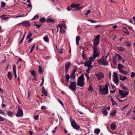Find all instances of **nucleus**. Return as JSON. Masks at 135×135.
<instances>
[{"label":"nucleus","instance_id":"f257e3e1","mask_svg":"<svg viewBox=\"0 0 135 135\" xmlns=\"http://www.w3.org/2000/svg\"><path fill=\"white\" fill-rule=\"evenodd\" d=\"M84 78L83 74H82L78 78L77 81V85L80 87H83L85 84Z\"/></svg>","mask_w":135,"mask_h":135},{"label":"nucleus","instance_id":"f03ea898","mask_svg":"<svg viewBox=\"0 0 135 135\" xmlns=\"http://www.w3.org/2000/svg\"><path fill=\"white\" fill-rule=\"evenodd\" d=\"M99 94H102L105 95L107 94L108 92V87L107 84H105V86H104L103 88H102V86L101 85L99 86Z\"/></svg>","mask_w":135,"mask_h":135},{"label":"nucleus","instance_id":"7ed1b4c3","mask_svg":"<svg viewBox=\"0 0 135 135\" xmlns=\"http://www.w3.org/2000/svg\"><path fill=\"white\" fill-rule=\"evenodd\" d=\"M100 37V35H99L95 37L93 42V48H97V46L99 43Z\"/></svg>","mask_w":135,"mask_h":135},{"label":"nucleus","instance_id":"20e7f679","mask_svg":"<svg viewBox=\"0 0 135 135\" xmlns=\"http://www.w3.org/2000/svg\"><path fill=\"white\" fill-rule=\"evenodd\" d=\"M119 97L121 98L127 97L129 94L128 92L127 91L121 90H119Z\"/></svg>","mask_w":135,"mask_h":135},{"label":"nucleus","instance_id":"39448f33","mask_svg":"<svg viewBox=\"0 0 135 135\" xmlns=\"http://www.w3.org/2000/svg\"><path fill=\"white\" fill-rule=\"evenodd\" d=\"M98 63L100 65H103L104 66H107L108 65V61L107 59H105L104 56H102L100 59L98 60Z\"/></svg>","mask_w":135,"mask_h":135},{"label":"nucleus","instance_id":"423d86ee","mask_svg":"<svg viewBox=\"0 0 135 135\" xmlns=\"http://www.w3.org/2000/svg\"><path fill=\"white\" fill-rule=\"evenodd\" d=\"M124 67V66L123 65L119 64H118L117 69L119 70L120 73L123 74L124 75H126L128 74V72L123 70Z\"/></svg>","mask_w":135,"mask_h":135},{"label":"nucleus","instance_id":"0eeeda50","mask_svg":"<svg viewBox=\"0 0 135 135\" xmlns=\"http://www.w3.org/2000/svg\"><path fill=\"white\" fill-rule=\"evenodd\" d=\"M70 84L69 89L73 91H75L76 89V83L75 81H70Z\"/></svg>","mask_w":135,"mask_h":135},{"label":"nucleus","instance_id":"6e6552de","mask_svg":"<svg viewBox=\"0 0 135 135\" xmlns=\"http://www.w3.org/2000/svg\"><path fill=\"white\" fill-rule=\"evenodd\" d=\"M71 124L72 127L75 130H78L80 128V126L77 124L74 120H71Z\"/></svg>","mask_w":135,"mask_h":135},{"label":"nucleus","instance_id":"1a4fd4ad","mask_svg":"<svg viewBox=\"0 0 135 135\" xmlns=\"http://www.w3.org/2000/svg\"><path fill=\"white\" fill-rule=\"evenodd\" d=\"M16 115L17 117H22L23 115V113L22 109L21 108L20 106H18V109L17 113Z\"/></svg>","mask_w":135,"mask_h":135},{"label":"nucleus","instance_id":"9d476101","mask_svg":"<svg viewBox=\"0 0 135 135\" xmlns=\"http://www.w3.org/2000/svg\"><path fill=\"white\" fill-rule=\"evenodd\" d=\"M93 56L96 57L99 56L100 55V51L98 50V48H93Z\"/></svg>","mask_w":135,"mask_h":135},{"label":"nucleus","instance_id":"9b49d317","mask_svg":"<svg viewBox=\"0 0 135 135\" xmlns=\"http://www.w3.org/2000/svg\"><path fill=\"white\" fill-rule=\"evenodd\" d=\"M113 81L114 83L117 85L119 82V79L118 78L117 74L116 72H114L113 74Z\"/></svg>","mask_w":135,"mask_h":135},{"label":"nucleus","instance_id":"f8f14e48","mask_svg":"<svg viewBox=\"0 0 135 135\" xmlns=\"http://www.w3.org/2000/svg\"><path fill=\"white\" fill-rule=\"evenodd\" d=\"M71 65V62L70 61H68L65 63V73H66L68 70L69 69Z\"/></svg>","mask_w":135,"mask_h":135},{"label":"nucleus","instance_id":"ddd939ff","mask_svg":"<svg viewBox=\"0 0 135 135\" xmlns=\"http://www.w3.org/2000/svg\"><path fill=\"white\" fill-rule=\"evenodd\" d=\"M95 75L97 77L98 79L99 80L103 78L104 77L103 73L101 72H99L98 74H95Z\"/></svg>","mask_w":135,"mask_h":135},{"label":"nucleus","instance_id":"4468645a","mask_svg":"<svg viewBox=\"0 0 135 135\" xmlns=\"http://www.w3.org/2000/svg\"><path fill=\"white\" fill-rule=\"evenodd\" d=\"M22 25L25 27H29L30 26V25L28 21H23L22 23Z\"/></svg>","mask_w":135,"mask_h":135},{"label":"nucleus","instance_id":"2eb2a0df","mask_svg":"<svg viewBox=\"0 0 135 135\" xmlns=\"http://www.w3.org/2000/svg\"><path fill=\"white\" fill-rule=\"evenodd\" d=\"M15 112L11 111H7V115L10 117H12L14 115Z\"/></svg>","mask_w":135,"mask_h":135},{"label":"nucleus","instance_id":"dca6fc26","mask_svg":"<svg viewBox=\"0 0 135 135\" xmlns=\"http://www.w3.org/2000/svg\"><path fill=\"white\" fill-rule=\"evenodd\" d=\"M57 27H59L60 28V29H62V28H64L65 29L66 28V26L64 24H62L61 25H58L57 26Z\"/></svg>","mask_w":135,"mask_h":135},{"label":"nucleus","instance_id":"f3484780","mask_svg":"<svg viewBox=\"0 0 135 135\" xmlns=\"http://www.w3.org/2000/svg\"><path fill=\"white\" fill-rule=\"evenodd\" d=\"M7 76L8 79L9 80H10L12 79L13 76L12 73L10 71L8 72Z\"/></svg>","mask_w":135,"mask_h":135},{"label":"nucleus","instance_id":"a211bd4d","mask_svg":"<svg viewBox=\"0 0 135 135\" xmlns=\"http://www.w3.org/2000/svg\"><path fill=\"white\" fill-rule=\"evenodd\" d=\"M92 64L91 62L88 61L86 62L84 64L85 66L86 67H87L89 66L90 65Z\"/></svg>","mask_w":135,"mask_h":135},{"label":"nucleus","instance_id":"6ab92c4d","mask_svg":"<svg viewBox=\"0 0 135 135\" xmlns=\"http://www.w3.org/2000/svg\"><path fill=\"white\" fill-rule=\"evenodd\" d=\"M80 4H75L74 3H73L71 5V7L73 8H75L78 7Z\"/></svg>","mask_w":135,"mask_h":135},{"label":"nucleus","instance_id":"aec40b11","mask_svg":"<svg viewBox=\"0 0 135 135\" xmlns=\"http://www.w3.org/2000/svg\"><path fill=\"white\" fill-rule=\"evenodd\" d=\"M115 55H117V56L118 57V58L120 61H121L123 60V62L125 61L124 60L123 58H122L118 54L116 53H115Z\"/></svg>","mask_w":135,"mask_h":135},{"label":"nucleus","instance_id":"412c9836","mask_svg":"<svg viewBox=\"0 0 135 135\" xmlns=\"http://www.w3.org/2000/svg\"><path fill=\"white\" fill-rule=\"evenodd\" d=\"M80 40V38L79 36H77L76 38V44L77 45L79 44V41Z\"/></svg>","mask_w":135,"mask_h":135},{"label":"nucleus","instance_id":"4be33fe9","mask_svg":"<svg viewBox=\"0 0 135 135\" xmlns=\"http://www.w3.org/2000/svg\"><path fill=\"white\" fill-rule=\"evenodd\" d=\"M118 50L120 51H123L125 50V49L122 47H117Z\"/></svg>","mask_w":135,"mask_h":135},{"label":"nucleus","instance_id":"5701e85b","mask_svg":"<svg viewBox=\"0 0 135 135\" xmlns=\"http://www.w3.org/2000/svg\"><path fill=\"white\" fill-rule=\"evenodd\" d=\"M46 21L47 23H52L54 22V21L51 18H48Z\"/></svg>","mask_w":135,"mask_h":135},{"label":"nucleus","instance_id":"b1692460","mask_svg":"<svg viewBox=\"0 0 135 135\" xmlns=\"http://www.w3.org/2000/svg\"><path fill=\"white\" fill-rule=\"evenodd\" d=\"M111 128L113 130H114L115 129L116 126L114 124L112 123V124L110 126Z\"/></svg>","mask_w":135,"mask_h":135},{"label":"nucleus","instance_id":"393cba45","mask_svg":"<svg viewBox=\"0 0 135 135\" xmlns=\"http://www.w3.org/2000/svg\"><path fill=\"white\" fill-rule=\"evenodd\" d=\"M42 93L45 96L47 95V91L45 89L44 87H42Z\"/></svg>","mask_w":135,"mask_h":135},{"label":"nucleus","instance_id":"a878e982","mask_svg":"<svg viewBox=\"0 0 135 135\" xmlns=\"http://www.w3.org/2000/svg\"><path fill=\"white\" fill-rule=\"evenodd\" d=\"M123 28L124 30H125V31H124V33H126L127 35H129V33L127 30V28L126 27H123Z\"/></svg>","mask_w":135,"mask_h":135},{"label":"nucleus","instance_id":"bb28decb","mask_svg":"<svg viewBox=\"0 0 135 135\" xmlns=\"http://www.w3.org/2000/svg\"><path fill=\"white\" fill-rule=\"evenodd\" d=\"M95 57H90L89 58V61H90L91 62V63L92 62H93L95 60Z\"/></svg>","mask_w":135,"mask_h":135},{"label":"nucleus","instance_id":"cd10ccee","mask_svg":"<svg viewBox=\"0 0 135 135\" xmlns=\"http://www.w3.org/2000/svg\"><path fill=\"white\" fill-rule=\"evenodd\" d=\"M46 21V19L45 17H43L40 19L39 21L40 22L44 23Z\"/></svg>","mask_w":135,"mask_h":135},{"label":"nucleus","instance_id":"c85d7f7f","mask_svg":"<svg viewBox=\"0 0 135 135\" xmlns=\"http://www.w3.org/2000/svg\"><path fill=\"white\" fill-rule=\"evenodd\" d=\"M32 35V33L30 32H29L28 33V35L26 37L27 39L28 40L30 38V37Z\"/></svg>","mask_w":135,"mask_h":135},{"label":"nucleus","instance_id":"c756f323","mask_svg":"<svg viewBox=\"0 0 135 135\" xmlns=\"http://www.w3.org/2000/svg\"><path fill=\"white\" fill-rule=\"evenodd\" d=\"M100 132V129L97 128L95 129L94 131V133H96L97 134H98Z\"/></svg>","mask_w":135,"mask_h":135},{"label":"nucleus","instance_id":"7c9ffc66","mask_svg":"<svg viewBox=\"0 0 135 135\" xmlns=\"http://www.w3.org/2000/svg\"><path fill=\"white\" fill-rule=\"evenodd\" d=\"M127 79V77L125 76H120V79L121 81H124L126 80Z\"/></svg>","mask_w":135,"mask_h":135},{"label":"nucleus","instance_id":"2f4dec72","mask_svg":"<svg viewBox=\"0 0 135 135\" xmlns=\"http://www.w3.org/2000/svg\"><path fill=\"white\" fill-rule=\"evenodd\" d=\"M43 39L45 42H48L49 41V37L47 36H45L44 37H43Z\"/></svg>","mask_w":135,"mask_h":135},{"label":"nucleus","instance_id":"473e14b6","mask_svg":"<svg viewBox=\"0 0 135 135\" xmlns=\"http://www.w3.org/2000/svg\"><path fill=\"white\" fill-rule=\"evenodd\" d=\"M116 113V111L114 110L110 113V115L111 116H114L115 115Z\"/></svg>","mask_w":135,"mask_h":135},{"label":"nucleus","instance_id":"72a5a7b5","mask_svg":"<svg viewBox=\"0 0 135 135\" xmlns=\"http://www.w3.org/2000/svg\"><path fill=\"white\" fill-rule=\"evenodd\" d=\"M110 100L112 102V105L113 106L114 105H117V103L115 102L114 101V100H113L112 98H111Z\"/></svg>","mask_w":135,"mask_h":135},{"label":"nucleus","instance_id":"f704fd0d","mask_svg":"<svg viewBox=\"0 0 135 135\" xmlns=\"http://www.w3.org/2000/svg\"><path fill=\"white\" fill-rule=\"evenodd\" d=\"M88 90L91 93L93 92L94 91L92 86L90 85L89 86Z\"/></svg>","mask_w":135,"mask_h":135},{"label":"nucleus","instance_id":"c9c22d12","mask_svg":"<svg viewBox=\"0 0 135 135\" xmlns=\"http://www.w3.org/2000/svg\"><path fill=\"white\" fill-rule=\"evenodd\" d=\"M87 21H90L92 23H94L97 22V21H95L92 19H88Z\"/></svg>","mask_w":135,"mask_h":135},{"label":"nucleus","instance_id":"e433bc0d","mask_svg":"<svg viewBox=\"0 0 135 135\" xmlns=\"http://www.w3.org/2000/svg\"><path fill=\"white\" fill-rule=\"evenodd\" d=\"M70 78L71 79H75V73H73L70 75Z\"/></svg>","mask_w":135,"mask_h":135},{"label":"nucleus","instance_id":"4c0bfd02","mask_svg":"<svg viewBox=\"0 0 135 135\" xmlns=\"http://www.w3.org/2000/svg\"><path fill=\"white\" fill-rule=\"evenodd\" d=\"M74 68L73 70L72 73H75L76 71L78 69V67L77 66H74Z\"/></svg>","mask_w":135,"mask_h":135},{"label":"nucleus","instance_id":"58836bf2","mask_svg":"<svg viewBox=\"0 0 135 135\" xmlns=\"http://www.w3.org/2000/svg\"><path fill=\"white\" fill-rule=\"evenodd\" d=\"M84 74L86 78V80L87 81H88L89 80V75L86 73H85Z\"/></svg>","mask_w":135,"mask_h":135},{"label":"nucleus","instance_id":"ea45409f","mask_svg":"<svg viewBox=\"0 0 135 135\" xmlns=\"http://www.w3.org/2000/svg\"><path fill=\"white\" fill-rule=\"evenodd\" d=\"M70 77L69 75V74H67L66 75V78H65V79L66 80L67 82H68L69 81V79Z\"/></svg>","mask_w":135,"mask_h":135},{"label":"nucleus","instance_id":"a19ab883","mask_svg":"<svg viewBox=\"0 0 135 135\" xmlns=\"http://www.w3.org/2000/svg\"><path fill=\"white\" fill-rule=\"evenodd\" d=\"M38 72L41 74L42 73V67L40 66H39L38 67Z\"/></svg>","mask_w":135,"mask_h":135},{"label":"nucleus","instance_id":"79ce46f5","mask_svg":"<svg viewBox=\"0 0 135 135\" xmlns=\"http://www.w3.org/2000/svg\"><path fill=\"white\" fill-rule=\"evenodd\" d=\"M57 100L58 101V102L61 104V105L62 106H64V104L62 101L60 99H57Z\"/></svg>","mask_w":135,"mask_h":135},{"label":"nucleus","instance_id":"37998d69","mask_svg":"<svg viewBox=\"0 0 135 135\" xmlns=\"http://www.w3.org/2000/svg\"><path fill=\"white\" fill-rule=\"evenodd\" d=\"M6 4L5 2L2 1L1 2V6L2 8H4L5 7Z\"/></svg>","mask_w":135,"mask_h":135},{"label":"nucleus","instance_id":"c03bdc74","mask_svg":"<svg viewBox=\"0 0 135 135\" xmlns=\"http://www.w3.org/2000/svg\"><path fill=\"white\" fill-rule=\"evenodd\" d=\"M13 71L14 74H16V67L15 65H13Z\"/></svg>","mask_w":135,"mask_h":135},{"label":"nucleus","instance_id":"a18cd8bd","mask_svg":"<svg viewBox=\"0 0 135 135\" xmlns=\"http://www.w3.org/2000/svg\"><path fill=\"white\" fill-rule=\"evenodd\" d=\"M44 49V47L42 45H39V50H42Z\"/></svg>","mask_w":135,"mask_h":135},{"label":"nucleus","instance_id":"49530a36","mask_svg":"<svg viewBox=\"0 0 135 135\" xmlns=\"http://www.w3.org/2000/svg\"><path fill=\"white\" fill-rule=\"evenodd\" d=\"M60 32L61 33H65V31L62 29H60Z\"/></svg>","mask_w":135,"mask_h":135},{"label":"nucleus","instance_id":"de8ad7c7","mask_svg":"<svg viewBox=\"0 0 135 135\" xmlns=\"http://www.w3.org/2000/svg\"><path fill=\"white\" fill-rule=\"evenodd\" d=\"M83 7L81 6L79 7H78L77 8H76L75 9H74V10H73V11H78L80 9H81V8H83Z\"/></svg>","mask_w":135,"mask_h":135},{"label":"nucleus","instance_id":"09e8293b","mask_svg":"<svg viewBox=\"0 0 135 135\" xmlns=\"http://www.w3.org/2000/svg\"><path fill=\"white\" fill-rule=\"evenodd\" d=\"M105 115H107L108 114V112L106 110V109H105L103 110L102 112Z\"/></svg>","mask_w":135,"mask_h":135},{"label":"nucleus","instance_id":"8fccbe9b","mask_svg":"<svg viewBox=\"0 0 135 135\" xmlns=\"http://www.w3.org/2000/svg\"><path fill=\"white\" fill-rule=\"evenodd\" d=\"M73 8L72 7H71V6L70 7L68 6L67 8V9L68 11H70L71 10H72L73 9L72 8Z\"/></svg>","mask_w":135,"mask_h":135},{"label":"nucleus","instance_id":"3c124183","mask_svg":"<svg viewBox=\"0 0 135 135\" xmlns=\"http://www.w3.org/2000/svg\"><path fill=\"white\" fill-rule=\"evenodd\" d=\"M58 52L60 53H62L63 52V48H62L61 50H58Z\"/></svg>","mask_w":135,"mask_h":135},{"label":"nucleus","instance_id":"603ef678","mask_svg":"<svg viewBox=\"0 0 135 135\" xmlns=\"http://www.w3.org/2000/svg\"><path fill=\"white\" fill-rule=\"evenodd\" d=\"M135 75V73L134 72H132L131 75V76L132 78H133Z\"/></svg>","mask_w":135,"mask_h":135},{"label":"nucleus","instance_id":"864d4df0","mask_svg":"<svg viewBox=\"0 0 135 135\" xmlns=\"http://www.w3.org/2000/svg\"><path fill=\"white\" fill-rule=\"evenodd\" d=\"M34 25H35V26H36L37 27V28H39V27H41V26L42 25H41V24L38 25V24H34Z\"/></svg>","mask_w":135,"mask_h":135},{"label":"nucleus","instance_id":"5fc2aeb1","mask_svg":"<svg viewBox=\"0 0 135 135\" xmlns=\"http://www.w3.org/2000/svg\"><path fill=\"white\" fill-rule=\"evenodd\" d=\"M90 12V10H88L85 13V16H87L88 15V14Z\"/></svg>","mask_w":135,"mask_h":135},{"label":"nucleus","instance_id":"6e6d98bb","mask_svg":"<svg viewBox=\"0 0 135 135\" xmlns=\"http://www.w3.org/2000/svg\"><path fill=\"white\" fill-rule=\"evenodd\" d=\"M128 104L127 105H126L124 107H123L122 108V109H121V111H122L123 109H126V108H127L128 106Z\"/></svg>","mask_w":135,"mask_h":135},{"label":"nucleus","instance_id":"4d7b16f0","mask_svg":"<svg viewBox=\"0 0 135 135\" xmlns=\"http://www.w3.org/2000/svg\"><path fill=\"white\" fill-rule=\"evenodd\" d=\"M0 113H2L4 116H5L6 115V114L5 113V112L3 111L1 109V111H0Z\"/></svg>","mask_w":135,"mask_h":135},{"label":"nucleus","instance_id":"13d9d810","mask_svg":"<svg viewBox=\"0 0 135 135\" xmlns=\"http://www.w3.org/2000/svg\"><path fill=\"white\" fill-rule=\"evenodd\" d=\"M1 17L2 18H3V19L4 20H6L7 19H8V17H4V15H2V16Z\"/></svg>","mask_w":135,"mask_h":135},{"label":"nucleus","instance_id":"bf43d9fd","mask_svg":"<svg viewBox=\"0 0 135 135\" xmlns=\"http://www.w3.org/2000/svg\"><path fill=\"white\" fill-rule=\"evenodd\" d=\"M39 117V115H37L36 116H34V119L36 120H37L38 119Z\"/></svg>","mask_w":135,"mask_h":135},{"label":"nucleus","instance_id":"052dcab7","mask_svg":"<svg viewBox=\"0 0 135 135\" xmlns=\"http://www.w3.org/2000/svg\"><path fill=\"white\" fill-rule=\"evenodd\" d=\"M121 87L122 88L125 90H127L128 89V88H127L125 86L123 85H122L121 86Z\"/></svg>","mask_w":135,"mask_h":135},{"label":"nucleus","instance_id":"680f3d73","mask_svg":"<svg viewBox=\"0 0 135 135\" xmlns=\"http://www.w3.org/2000/svg\"><path fill=\"white\" fill-rule=\"evenodd\" d=\"M4 120V118L0 116V121H3Z\"/></svg>","mask_w":135,"mask_h":135},{"label":"nucleus","instance_id":"e2e57ef3","mask_svg":"<svg viewBox=\"0 0 135 135\" xmlns=\"http://www.w3.org/2000/svg\"><path fill=\"white\" fill-rule=\"evenodd\" d=\"M46 109V108L45 106H42L41 108V109L42 110L45 109Z\"/></svg>","mask_w":135,"mask_h":135},{"label":"nucleus","instance_id":"0e129e2a","mask_svg":"<svg viewBox=\"0 0 135 135\" xmlns=\"http://www.w3.org/2000/svg\"><path fill=\"white\" fill-rule=\"evenodd\" d=\"M113 62L114 65H116L117 63L116 60H113Z\"/></svg>","mask_w":135,"mask_h":135},{"label":"nucleus","instance_id":"69168bd1","mask_svg":"<svg viewBox=\"0 0 135 135\" xmlns=\"http://www.w3.org/2000/svg\"><path fill=\"white\" fill-rule=\"evenodd\" d=\"M34 49V45L32 46L30 51H29V52L31 53V52Z\"/></svg>","mask_w":135,"mask_h":135},{"label":"nucleus","instance_id":"338daca9","mask_svg":"<svg viewBox=\"0 0 135 135\" xmlns=\"http://www.w3.org/2000/svg\"><path fill=\"white\" fill-rule=\"evenodd\" d=\"M87 67H88V69L89 70H90V69H92L93 68V66L92 65H91Z\"/></svg>","mask_w":135,"mask_h":135},{"label":"nucleus","instance_id":"774afa93","mask_svg":"<svg viewBox=\"0 0 135 135\" xmlns=\"http://www.w3.org/2000/svg\"><path fill=\"white\" fill-rule=\"evenodd\" d=\"M126 44L127 46L128 47L130 46L131 45V44L128 42H126Z\"/></svg>","mask_w":135,"mask_h":135}]
</instances>
